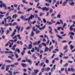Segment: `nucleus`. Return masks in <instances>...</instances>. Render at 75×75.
Segmentation results:
<instances>
[{"label": "nucleus", "mask_w": 75, "mask_h": 75, "mask_svg": "<svg viewBox=\"0 0 75 75\" xmlns=\"http://www.w3.org/2000/svg\"><path fill=\"white\" fill-rule=\"evenodd\" d=\"M38 8H39V9H41L42 11H48V10H50V8H47L46 7H44L43 8H42L40 6H38Z\"/></svg>", "instance_id": "1"}, {"label": "nucleus", "mask_w": 75, "mask_h": 75, "mask_svg": "<svg viewBox=\"0 0 75 75\" xmlns=\"http://www.w3.org/2000/svg\"><path fill=\"white\" fill-rule=\"evenodd\" d=\"M32 29L34 31L36 32V34H38L40 33V30L37 31V29H35V27H33Z\"/></svg>", "instance_id": "2"}, {"label": "nucleus", "mask_w": 75, "mask_h": 75, "mask_svg": "<svg viewBox=\"0 0 75 75\" xmlns=\"http://www.w3.org/2000/svg\"><path fill=\"white\" fill-rule=\"evenodd\" d=\"M3 7H7V6H6V4L4 3H1L0 5V7L1 8H2Z\"/></svg>", "instance_id": "3"}, {"label": "nucleus", "mask_w": 75, "mask_h": 75, "mask_svg": "<svg viewBox=\"0 0 75 75\" xmlns=\"http://www.w3.org/2000/svg\"><path fill=\"white\" fill-rule=\"evenodd\" d=\"M55 15V13H53L51 15V17H52V19H55V18H57V17H56L54 16Z\"/></svg>", "instance_id": "4"}, {"label": "nucleus", "mask_w": 75, "mask_h": 75, "mask_svg": "<svg viewBox=\"0 0 75 75\" xmlns=\"http://www.w3.org/2000/svg\"><path fill=\"white\" fill-rule=\"evenodd\" d=\"M16 29H18L17 32L18 33H20V28H21V26H20L18 27V26H17L16 27Z\"/></svg>", "instance_id": "5"}, {"label": "nucleus", "mask_w": 75, "mask_h": 75, "mask_svg": "<svg viewBox=\"0 0 75 75\" xmlns=\"http://www.w3.org/2000/svg\"><path fill=\"white\" fill-rule=\"evenodd\" d=\"M26 62H29L30 64H32V61L31 60L28 59H25Z\"/></svg>", "instance_id": "6"}, {"label": "nucleus", "mask_w": 75, "mask_h": 75, "mask_svg": "<svg viewBox=\"0 0 75 75\" xmlns=\"http://www.w3.org/2000/svg\"><path fill=\"white\" fill-rule=\"evenodd\" d=\"M17 32V30L16 29L14 30V31L12 33V35H11V37H13L16 34V33Z\"/></svg>", "instance_id": "7"}, {"label": "nucleus", "mask_w": 75, "mask_h": 75, "mask_svg": "<svg viewBox=\"0 0 75 75\" xmlns=\"http://www.w3.org/2000/svg\"><path fill=\"white\" fill-rule=\"evenodd\" d=\"M9 43V45L10 48H11V47L12 46V45H13V42H8Z\"/></svg>", "instance_id": "8"}, {"label": "nucleus", "mask_w": 75, "mask_h": 75, "mask_svg": "<svg viewBox=\"0 0 75 75\" xmlns=\"http://www.w3.org/2000/svg\"><path fill=\"white\" fill-rule=\"evenodd\" d=\"M34 75H36L37 74L38 72H39V71H38V70H34Z\"/></svg>", "instance_id": "9"}, {"label": "nucleus", "mask_w": 75, "mask_h": 75, "mask_svg": "<svg viewBox=\"0 0 75 75\" xmlns=\"http://www.w3.org/2000/svg\"><path fill=\"white\" fill-rule=\"evenodd\" d=\"M17 17H18V15L17 14H14L12 16V18H13L16 19Z\"/></svg>", "instance_id": "10"}, {"label": "nucleus", "mask_w": 75, "mask_h": 75, "mask_svg": "<svg viewBox=\"0 0 75 75\" xmlns=\"http://www.w3.org/2000/svg\"><path fill=\"white\" fill-rule=\"evenodd\" d=\"M6 19H8V21L9 22H10V21H10L11 20V19H12L11 18V16H8L6 18Z\"/></svg>", "instance_id": "11"}, {"label": "nucleus", "mask_w": 75, "mask_h": 75, "mask_svg": "<svg viewBox=\"0 0 75 75\" xmlns=\"http://www.w3.org/2000/svg\"><path fill=\"white\" fill-rule=\"evenodd\" d=\"M67 4V1H64L62 4V5L63 6H65V5Z\"/></svg>", "instance_id": "12"}, {"label": "nucleus", "mask_w": 75, "mask_h": 75, "mask_svg": "<svg viewBox=\"0 0 75 75\" xmlns=\"http://www.w3.org/2000/svg\"><path fill=\"white\" fill-rule=\"evenodd\" d=\"M29 71H28V73L29 74H31V71H32V69L30 68H28V69Z\"/></svg>", "instance_id": "13"}, {"label": "nucleus", "mask_w": 75, "mask_h": 75, "mask_svg": "<svg viewBox=\"0 0 75 75\" xmlns=\"http://www.w3.org/2000/svg\"><path fill=\"white\" fill-rule=\"evenodd\" d=\"M75 35V33L72 32H70L69 34V35Z\"/></svg>", "instance_id": "14"}, {"label": "nucleus", "mask_w": 75, "mask_h": 75, "mask_svg": "<svg viewBox=\"0 0 75 75\" xmlns=\"http://www.w3.org/2000/svg\"><path fill=\"white\" fill-rule=\"evenodd\" d=\"M16 47V45H13L12 48V50H13V51H15L16 50V49L15 48V47Z\"/></svg>", "instance_id": "15"}, {"label": "nucleus", "mask_w": 75, "mask_h": 75, "mask_svg": "<svg viewBox=\"0 0 75 75\" xmlns=\"http://www.w3.org/2000/svg\"><path fill=\"white\" fill-rule=\"evenodd\" d=\"M52 29H51V30H49L50 34H51V35H52V34H53V33L52 32Z\"/></svg>", "instance_id": "16"}, {"label": "nucleus", "mask_w": 75, "mask_h": 75, "mask_svg": "<svg viewBox=\"0 0 75 75\" xmlns=\"http://www.w3.org/2000/svg\"><path fill=\"white\" fill-rule=\"evenodd\" d=\"M33 18H34V16L31 15L30 17V18L31 20H33Z\"/></svg>", "instance_id": "17"}, {"label": "nucleus", "mask_w": 75, "mask_h": 75, "mask_svg": "<svg viewBox=\"0 0 75 75\" xmlns=\"http://www.w3.org/2000/svg\"><path fill=\"white\" fill-rule=\"evenodd\" d=\"M15 51L16 52H20V50L18 48H17L15 50Z\"/></svg>", "instance_id": "18"}, {"label": "nucleus", "mask_w": 75, "mask_h": 75, "mask_svg": "<svg viewBox=\"0 0 75 75\" xmlns=\"http://www.w3.org/2000/svg\"><path fill=\"white\" fill-rule=\"evenodd\" d=\"M35 50H37V52H39L40 51L39 50V48L36 47L35 46Z\"/></svg>", "instance_id": "19"}, {"label": "nucleus", "mask_w": 75, "mask_h": 75, "mask_svg": "<svg viewBox=\"0 0 75 75\" xmlns=\"http://www.w3.org/2000/svg\"><path fill=\"white\" fill-rule=\"evenodd\" d=\"M56 35L60 39H62V38L58 35V34H57Z\"/></svg>", "instance_id": "20"}, {"label": "nucleus", "mask_w": 75, "mask_h": 75, "mask_svg": "<svg viewBox=\"0 0 75 75\" xmlns=\"http://www.w3.org/2000/svg\"><path fill=\"white\" fill-rule=\"evenodd\" d=\"M28 48L29 49H31V48H32V44H30L29 45Z\"/></svg>", "instance_id": "21"}, {"label": "nucleus", "mask_w": 75, "mask_h": 75, "mask_svg": "<svg viewBox=\"0 0 75 75\" xmlns=\"http://www.w3.org/2000/svg\"><path fill=\"white\" fill-rule=\"evenodd\" d=\"M32 57L33 58H34V59H37V57H35V54H34L32 55Z\"/></svg>", "instance_id": "22"}, {"label": "nucleus", "mask_w": 75, "mask_h": 75, "mask_svg": "<svg viewBox=\"0 0 75 75\" xmlns=\"http://www.w3.org/2000/svg\"><path fill=\"white\" fill-rule=\"evenodd\" d=\"M22 2L23 3H25V4H27L28 3V2L27 1H25V0H23L22 1Z\"/></svg>", "instance_id": "23"}, {"label": "nucleus", "mask_w": 75, "mask_h": 75, "mask_svg": "<svg viewBox=\"0 0 75 75\" xmlns=\"http://www.w3.org/2000/svg\"><path fill=\"white\" fill-rule=\"evenodd\" d=\"M70 47L71 48V50H73V48H74V46H73V45H70Z\"/></svg>", "instance_id": "24"}, {"label": "nucleus", "mask_w": 75, "mask_h": 75, "mask_svg": "<svg viewBox=\"0 0 75 75\" xmlns=\"http://www.w3.org/2000/svg\"><path fill=\"white\" fill-rule=\"evenodd\" d=\"M5 61L6 62H8V63H11V61L10 60H5Z\"/></svg>", "instance_id": "25"}, {"label": "nucleus", "mask_w": 75, "mask_h": 75, "mask_svg": "<svg viewBox=\"0 0 75 75\" xmlns=\"http://www.w3.org/2000/svg\"><path fill=\"white\" fill-rule=\"evenodd\" d=\"M68 47V46L65 45L63 47V50H65L67 49V48Z\"/></svg>", "instance_id": "26"}, {"label": "nucleus", "mask_w": 75, "mask_h": 75, "mask_svg": "<svg viewBox=\"0 0 75 75\" xmlns=\"http://www.w3.org/2000/svg\"><path fill=\"white\" fill-rule=\"evenodd\" d=\"M48 51V48L47 47H46L45 50L44 52H47Z\"/></svg>", "instance_id": "27"}, {"label": "nucleus", "mask_w": 75, "mask_h": 75, "mask_svg": "<svg viewBox=\"0 0 75 75\" xmlns=\"http://www.w3.org/2000/svg\"><path fill=\"white\" fill-rule=\"evenodd\" d=\"M31 28V25H30V27L29 26H28V27H27L26 28V30H29V29H30V28Z\"/></svg>", "instance_id": "28"}, {"label": "nucleus", "mask_w": 75, "mask_h": 75, "mask_svg": "<svg viewBox=\"0 0 75 75\" xmlns=\"http://www.w3.org/2000/svg\"><path fill=\"white\" fill-rule=\"evenodd\" d=\"M30 36L31 37H34V31H32V33L30 35Z\"/></svg>", "instance_id": "29"}, {"label": "nucleus", "mask_w": 75, "mask_h": 75, "mask_svg": "<svg viewBox=\"0 0 75 75\" xmlns=\"http://www.w3.org/2000/svg\"><path fill=\"white\" fill-rule=\"evenodd\" d=\"M74 4L75 3L74 2H72L70 4V5H71V6H74Z\"/></svg>", "instance_id": "30"}, {"label": "nucleus", "mask_w": 75, "mask_h": 75, "mask_svg": "<svg viewBox=\"0 0 75 75\" xmlns=\"http://www.w3.org/2000/svg\"><path fill=\"white\" fill-rule=\"evenodd\" d=\"M21 65L22 67H26V64L23 63H22Z\"/></svg>", "instance_id": "31"}, {"label": "nucleus", "mask_w": 75, "mask_h": 75, "mask_svg": "<svg viewBox=\"0 0 75 75\" xmlns=\"http://www.w3.org/2000/svg\"><path fill=\"white\" fill-rule=\"evenodd\" d=\"M17 36L18 37V39H19V40H21V37H20V35H17Z\"/></svg>", "instance_id": "32"}, {"label": "nucleus", "mask_w": 75, "mask_h": 75, "mask_svg": "<svg viewBox=\"0 0 75 75\" xmlns=\"http://www.w3.org/2000/svg\"><path fill=\"white\" fill-rule=\"evenodd\" d=\"M4 66H5V64H4L2 66V67H1V69L3 70V69H4Z\"/></svg>", "instance_id": "33"}, {"label": "nucleus", "mask_w": 75, "mask_h": 75, "mask_svg": "<svg viewBox=\"0 0 75 75\" xmlns=\"http://www.w3.org/2000/svg\"><path fill=\"white\" fill-rule=\"evenodd\" d=\"M4 16V15H0V19H2V18Z\"/></svg>", "instance_id": "34"}, {"label": "nucleus", "mask_w": 75, "mask_h": 75, "mask_svg": "<svg viewBox=\"0 0 75 75\" xmlns=\"http://www.w3.org/2000/svg\"><path fill=\"white\" fill-rule=\"evenodd\" d=\"M42 44L43 45V46H45V47H46V46H47V44L43 42L42 43Z\"/></svg>", "instance_id": "35"}, {"label": "nucleus", "mask_w": 75, "mask_h": 75, "mask_svg": "<svg viewBox=\"0 0 75 75\" xmlns=\"http://www.w3.org/2000/svg\"><path fill=\"white\" fill-rule=\"evenodd\" d=\"M47 23H48V24L49 25H51V24H52V23L51 22H49L48 21H47Z\"/></svg>", "instance_id": "36"}, {"label": "nucleus", "mask_w": 75, "mask_h": 75, "mask_svg": "<svg viewBox=\"0 0 75 75\" xmlns=\"http://www.w3.org/2000/svg\"><path fill=\"white\" fill-rule=\"evenodd\" d=\"M54 30L55 33H57V34H58V30L56 29H54Z\"/></svg>", "instance_id": "37"}, {"label": "nucleus", "mask_w": 75, "mask_h": 75, "mask_svg": "<svg viewBox=\"0 0 75 75\" xmlns=\"http://www.w3.org/2000/svg\"><path fill=\"white\" fill-rule=\"evenodd\" d=\"M26 48L24 47L23 49V51L22 52H23V53H25V50H26Z\"/></svg>", "instance_id": "38"}, {"label": "nucleus", "mask_w": 75, "mask_h": 75, "mask_svg": "<svg viewBox=\"0 0 75 75\" xmlns=\"http://www.w3.org/2000/svg\"><path fill=\"white\" fill-rule=\"evenodd\" d=\"M60 22V24H64V23H63V21L62 20L60 19L59 20Z\"/></svg>", "instance_id": "39"}, {"label": "nucleus", "mask_w": 75, "mask_h": 75, "mask_svg": "<svg viewBox=\"0 0 75 75\" xmlns=\"http://www.w3.org/2000/svg\"><path fill=\"white\" fill-rule=\"evenodd\" d=\"M68 63H66L65 64H64L63 65V66L64 67H67V66H68Z\"/></svg>", "instance_id": "40"}, {"label": "nucleus", "mask_w": 75, "mask_h": 75, "mask_svg": "<svg viewBox=\"0 0 75 75\" xmlns=\"http://www.w3.org/2000/svg\"><path fill=\"white\" fill-rule=\"evenodd\" d=\"M44 14V13L41 12L40 13V16H43Z\"/></svg>", "instance_id": "41"}, {"label": "nucleus", "mask_w": 75, "mask_h": 75, "mask_svg": "<svg viewBox=\"0 0 75 75\" xmlns=\"http://www.w3.org/2000/svg\"><path fill=\"white\" fill-rule=\"evenodd\" d=\"M67 25V23H64V25H63V26L62 27L63 28H64L65 26Z\"/></svg>", "instance_id": "42"}, {"label": "nucleus", "mask_w": 75, "mask_h": 75, "mask_svg": "<svg viewBox=\"0 0 75 75\" xmlns=\"http://www.w3.org/2000/svg\"><path fill=\"white\" fill-rule=\"evenodd\" d=\"M46 1H47L48 2H49L50 3H51V2H52V1L51 0H46Z\"/></svg>", "instance_id": "43"}, {"label": "nucleus", "mask_w": 75, "mask_h": 75, "mask_svg": "<svg viewBox=\"0 0 75 75\" xmlns=\"http://www.w3.org/2000/svg\"><path fill=\"white\" fill-rule=\"evenodd\" d=\"M65 71L67 74H68V71L67 70V68H65Z\"/></svg>", "instance_id": "44"}, {"label": "nucleus", "mask_w": 75, "mask_h": 75, "mask_svg": "<svg viewBox=\"0 0 75 75\" xmlns=\"http://www.w3.org/2000/svg\"><path fill=\"white\" fill-rule=\"evenodd\" d=\"M15 57H16V58H18V54H16Z\"/></svg>", "instance_id": "45"}, {"label": "nucleus", "mask_w": 75, "mask_h": 75, "mask_svg": "<svg viewBox=\"0 0 75 75\" xmlns=\"http://www.w3.org/2000/svg\"><path fill=\"white\" fill-rule=\"evenodd\" d=\"M49 63V60L47 59L46 60V63H47V64H48V63Z\"/></svg>", "instance_id": "46"}, {"label": "nucleus", "mask_w": 75, "mask_h": 75, "mask_svg": "<svg viewBox=\"0 0 75 75\" xmlns=\"http://www.w3.org/2000/svg\"><path fill=\"white\" fill-rule=\"evenodd\" d=\"M8 58H10V59H13V57L11 56H8Z\"/></svg>", "instance_id": "47"}, {"label": "nucleus", "mask_w": 75, "mask_h": 75, "mask_svg": "<svg viewBox=\"0 0 75 75\" xmlns=\"http://www.w3.org/2000/svg\"><path fill=\"white\" fill-rule=\"evenodd\" d=\"M12 25L14 26V25H17V23H16V22H15L13 23Z\"/></svg>", "instance_id": "48"}, {"label": "nucleus", "mask_w": 75, "mask_h": 75, "mask_svg": "<svg viewBox=\"0 0 75 75\" xmlns=\"http://www.w3.org/2000/svg\"><path fill=\"white\" fill-rule=\"evenodd\" d=\"M7 18H4V22H5V23H7V20H7Z\"/></svg>", "instance_id": "49"}, {"label": "nucleus", "mask_w": 75, "mask_h": 75, "mask_svg": "<svg viewBox=\"0 0 75 75\" xmlns=\"http://www.w3.org/2000/svg\"><path fill=\"white\" fill-rule=\"evenodd\" d=\"M32 10V8H29L28 9V10H26V11H30V10Z\"/></svg>", "instance_id": "50"}, {"label": "nucleus", "mask_w": 75, "mask_h": 75, "mask_svg": "<svg viewBox=\"0 0 75 75\" xmlns=\"http://www.w3.org/2000/svg\"><path fill=\"white\" fill-rule=\"evenodd\" d=\"M57 24H61V23L59 21L57 22L55 24V25H57Z\"/></svg>", "instance_id": "51"}, {"label": "nucleus", "mask_w": 75, "mask_h": 75, "mask_svg": "<svg viewBox=\"0 0 75 75\" xmlns=\"http://www.w3.org/2000/svg\"><path fill=\"white\" fill-rule=\"evenodd\" d=\"M51 21L52 23H56V22L54 21V20H53V19H51Z\"/></svg>", "instance_id": "52"}, {"label": "nucleus", "mask_w": 75, "mask_h": 75, "mask_svg": "<svg viewBox=\"0 0 75 75\" xmlns=\"http://www.w3.org/2000/svg\"><path fill=\"white\" fill-rule=\"evenodd\" d=\"M24 28V27H22L21 29V32H22V31H23V29Z\"/></svg>", "instance_id": "53"}, {"label": "nucleus", "mask_w": 75, "mask_h": 75, "mask_svg": "<svg viewBox=\"0 0 75 75\" xmlns=\"http://www.w3.org/2000/svg\"><path fill=\"white\" fill-rule=\"evenodd\" d=\"M57 17L59 18H60V17H61V15H60L59 14H58L57 15Z\"/></svg>", "instance_id": "54"}, {"label": "nucleus", "mask_w": 75, "mask_h": 75, "mask_svg": "<svg viewBox=\"0 0 75 75\" xmlns=\"http://www.w3.org/2000/svg\"><path fill=\"white\" fill-rule=\"evenodd\" d=\"M14 7H17L18 6V4H15L14 5Z\"/></svg>", "instance_id": "55"}, {"label": "nucleus", "mask_w": 75, "mask_h": 75, "mask_svg": "<svg viewBox=\"0 0 75 75\" xmlns=\"http://www.w3.org/2000/svg\"><path fill=\"white\" fill-rule=\"evenodd\" d=\"M68 62L69 63H70V64H72V62H73V61H68Z\"/></svg>", "instance_id": "56"}, {"label": "nucleus", "mask_w": 75, "mask_h": 75, "mask_svg": "<svg viewBox=\"0 0 75 75\" xmlns=\"http://www.w3.org/2000/svg\"><path fill=\"white\" fill-rule=\"evenodd\" d=\"M49 11L50 13H52V9H50V10Z\"/></svg>", "instance_id": "57"}, {"label": "nucleus", "mask_w": 75, "mask_h": 75, "mask_svg": "<svg viewBox=\"0 0 75 75\" xmlns=\"http://www.w3.org/2000/svg\"><path fill=\"white\" fill-rule=\"evenodd\" d=\"M35 23H36V21H34L32 22V24H35Z\"/></svg>", "instance_id": "58"}, {"label": "nucleus", "mask_w": 75, "mask_h": 75, "mask_svg": "<svg viewBox=\"0 0 75 75\" xmlns=\"http://www.w3.org/2000/svg\"><path fill=\"white\" fill-rule=\"evenodd\" d=\"M68 71L69 72H70V71H71V68H69V67L68 69Z\"/></svg>", "instance_id": "59"}, {"label": "nucleus", "mask_w": 75, "mask_h": 75, "mask_svg": "<svg viewBox=\"0 0 75 75\" xmlns=\"http://www.w3.org/2000/svg\"><path fill=\"white\" fill-rule=\"evenodd\" d=\"M61 54L60 55L59 57L61 58V57H62V56L63 55V54L62 53H60Z\"/></svg>", "instance_id": "60"}, {"label": "nucleus", "mask_w": 75, "mask_h": 75, "mask_svg": "<svg viewBox=\"0 0 75 75\" xmlns=\"http://www.w3.org/2000/svg\"><path fill=\"white\" fill-rule=\"evenodd\" d=\"M8 69H9V68L8 67H6V71H8Z\"/></svg>", "instance_id": "61"}, {"label": "nucleus", "mask_w": 75, "mask_h": 75, "mask_svg": "<svg viewBox=\"0 0 75 75\" xmlns=\"http://www.w3.org/2000/svg\"><path fill=\"white\" fill-rule=\"evenodd\" d=\"M60 29H61V27H58L57 30L58 31H59L60 30Z\"/></svg>", "instance_id": "62"}, {"label": "nucleus", "mask_w": 75, "mask_h": 75, "mask_svg": "<svg viewBox=\"0 0 75 75\" xmlns=\"http://www.w3.org/2000/svg\"><path fill=\"white\" fill-rule=\"evenodd\" d=\"M46 71H50V68L49 67L47 68L46 69Z\"/></svg>", "instance_id": "63"}, {"label": "nucleus", "mask_w": 75, "mask_h": 75, "mask_svg": "<svg viewBox=\"0 0 75 75\" xmlns=\"http://www.w3.org/2000/svg\"><path fill=\"white\" fill-rule=\"evenodd\" d=\"M18 14H23V13L20 11H18Z\"/></svg>", "instance_id": "64"}]
</instances>
